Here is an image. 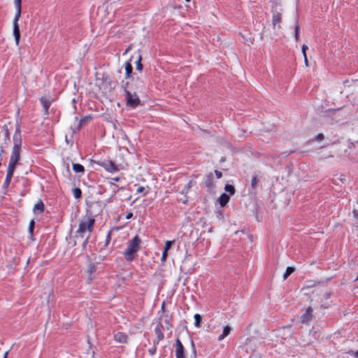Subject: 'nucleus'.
<instances>
[{
	"label": "nucleus",
	"mask_w": 358,
	"mask_h": 358,
	"mask_svg": "<svg viewBox=\"0 0 358 358\" xmlns=\"http://www.w3.org/2000/svg\"><path fill=\"white\" fill-rule=\"evenodd\" d=\"M13 147L10 157L9 164L7 168V173L3 187L7 189L10 185L16 166L19 164L20 159V153L22 150V139L21 135L20 127L17 122L15 124V133L13 136Z\"/></svg>",
	"instance_id": "f257e3e1"
},
{
	"label": "nucleus",
	"mask_w": 358,
	"mask_h": 358,
	"mask_svg": "<svg viewBox=\"0 0 358 358\" xmlns=\"http://www.w3.org/2000/svg\"><path fill=\"white\" fill-rule=\"evenodd\" d=\"M94 223L95 220L91 215H85L80 221L76 233L81 237H85V234H87L84 243L87 242L90 234L93 231Z\"/></svg>",
	"instance_id": "f03ea898"
},
{
	"label": "nucleus",
	"mask_w": 358,
	"mask_h": 358,
	"mask_svg": "<svg viewBox=\"0 0 358 358\" xmlns=\"http://www.w3.org/2000/svg\"><path fill=\"white\" fill-rule=\"evenodd\" d=\"M141 240L138 236H135L131 241L129 242L127 248L124 253L126 260L132 261L135 259L137 252L140 249Z\"/></svg>",
	"instance_id": "7ed1b4c3"
},
{
	"label": "nucleus",
	"mask_w": 358,
	"mask_h": 358,
	"mask_svg": "<svg viewBox=\"0 0 358 358\" xmlns=\"http://www.w3.org/2000/svg\"><path fill=\"white\" fill-rule=\"evenodd\" d=\"M15 7L16 9V13L13 19V35L15 37V44L17 45H19L20 43V27L18 24V21L21 17L22 13V0H15L14 1Z\"/></svg>",
	"instance_id": "20e7f679"
},
{
	"label": "nucleus",
	"mask_w": 358,
	"mask_h": 358,
	"mask_svg": "<svg viewBox=\"0 0 358 358\" xmlns=\"http://www.w3.org/2000/svg\"><path fill=\"white\" fill-rule=\"evenodd\" d=\"M127 85L128 83L124 86V90L126 94L127 104L130 107L136 108L140 104L141 100L135 92L131 93V92L127 89Z\"/></svg>",
	"instance_id": "39448f33"
},
{
	"label": "nucleus",
	"mask_w": 358,
	"mask_h": 358,
	"mask_svg": "<svg viewBox=\"0 0 358 358\" xmlns=\"http://www.w3.org/2000/svg\"><path fill=\"white\" fill-rule=\"evenodd\" d=\"M192 356L191 358H196V352L194 342L192 341ZM176 358H185L184 347L181 341L177 338L176 341Z\"/></svg>",
	"instance_id": "423d86ee"
},
{
	"label": "nucleus",
	"mask_w": 358,
	"mask_h": 358,
	"mask_svg": "<svg viewBox=\"0 0 358 358\" xmlns=\"http://www.w3.org/2000/svg\"><path fill=\"white\" fill-rule=\"evenodd\" d=\"M114 340L116 343L120 344H124L127 343V335L123 332H117L113 336Z\"/></svg>",
	"instance_id": "0eeeda50"
},
{
	"label": "nucleus",
	"mask_w": 358,
	"mask_h": 358,
	"mask_svg": "<svg viewBox=\"0 0 358 358\" xmlns=\"http://www.w3.org/2000/svg\"><path fill=\"white\" fill-rule=\"evenodd\" d=\"M102 166L109 172H116L118 171L117 166L112 161H106L102 163Z\"/></svg>",
	"instance_id": "6e6552de"
},
{
	"label": "nucleus",
	"mask_w": 358,
	"mask_h": 358,
	"mask_svg": "<svg viewBox=\"0 0 358 358\" xmlns=\"http://www.w3.org/2000/svg\"><path fill=\"white\" fill-rule=\"evenodd\" d=\"M41 103L44 108L45 115L48 114V109L52 103V99L49 97L43 96L40 99Z\"/></svg>",
	"instance_id": "1a4fd4ad"
},
{
	"label": "nucleus",
	"mask_w": 358,
	"mask_h": 358,
	"mask_svg": "<svg viewBox=\"0 0 358 358\" xmlns=\"http://www.w3.org/2000/svg\"><path fill=\"white\" fill-rule=\"evenodd\" d=\"M90 119V117L86 116L84 118H83V119H81L80 120L78 121V117H75V120H74L75 122H78V126H77L76 129H73L72 125H71L70 128L72 130V132H71V134L72 135L76 131H79L81 129V127H83V124L87 122Z\"/></svg>",
	"instance_id": "9d476101"
},
{
	"label": "nucleus",
	"mask_w": 358,
	"mask_h": 358,
	"mask_svg": "<svg viewBox=\"0 0 358 358\" xmlns=\"http://www.w3.org/2000/svg\"><path fill=\"white\" fill-rule=\"evenodd\" d=\"M281 13H274L272 17V24L274 28L278 27L280 28L281 23Z\"/></svg>",
	"instance_id": "9b49d317"
},
{
	"label": "nucleus",
	"mask_w": 358,
	"mask_h": 358,
	"mask_svg": "<svg viewBox=\"0 0 358 358\" xmlns=\"http://www.w3.org/2000/svg\"><path fill=\"white\" fill-rule=\"evenodd\" d=\"M11 125V122H8L3 127V131L4 133V140H5V146H6L10 141V128L9 126Z\"/></svg>",
	"instance_id": "f8f14e48"
},
{
	"label": "nucleus",
	"mask_w": 358,
	"mask_h": 358,
	"mask_svg": "<svg viewBox=\"0 0 358 358\" xmlns=\"http://www.w3.org/2000/svg\"><path fill=\"white\" fill-rule=\"evenodd\" d=\"M313 317V309L309 307L307 308L306 313L301 317V320L303 323H307Z\"/></svg>",
	"instance_id": "ddd939ff"
},
{
	"label": "nucleus",
	"mask_w": 358,
	"mask_h": 358,
	"mask_svg": "<svg viewBox=\"0 0 358 358\" xmlns=\"http://www.w3.org/2000/svg\"><path fill=\"white\" fill-rule=\"evenodd\" d=\"M163 329H164V327L161 323H159L155 329V332L157 336V343L164 338Z\"/></svg>",
	"instance_id": "4468645a"
},
{
	"label": "nucleus",
	"mask_w": 358,
	"mask_h": 358,
	"mask_svg": "<svg viewBox=\"0 0 358 358\" xmlns=\"http://www.w3.org/2000/svg\"><path fill=\"white\" fill-rule=\"evenodd\" d=\"M33 211L35 214L39 215L44 211V204L41 200H39L34 206Z\"/></svg>",
	"instance_id": "2eb2a0df"
},
{
	"label": "nucleus",
	"mask_w": 358,
	"mask_h": 358,
	"mask_svg": "<svg viewBox=\"0 0 358 358\" xmlns=\"http://www.w3.org/2000/svg\"><path fill=\"white\" fill-rule=\"evenodd\" d=\"M229 201V196L226 193H223L218 199V201L221 207H224Z\"/></svg>",
	"instance_id": "dca6fc26"
},
{
	"label": "nucleus",
	"mask_w": 358,
	"mask_h": 358,
	"mask_svg": "<svg viewBox=\"0 0 358 358\" xmlns=\"http://www.w3.org/2000/svg\"><path fill=\"white\" fill-rule=\"evenodd\" d=\"M231 327L229 325H227L224 327L222 334L219 336L218 341L223 340L225 337H227L231 332Z\"/></svg>",
	"instance_id": "f3484780"
},
{
	"label": "nucleus",
	"mask_w": 358,
	"mask_h": 358,
	"mask_svg": "<svg viewBox=\"0 0 358 358\" xmlns=\"http://www.w3.org/2000/svg\"><path fill=\"white\" fill-rule=\"evenodd\" d=\"M126 78H129L132 72V66L130 62H127L125 64Z\"/></svg>",
	"instance_id": "a211bd4d"
},
{
	"label": "nucleus",
	"mask_w": 358,
	"mask_h": 358,
	"mask_svg": "<svg viewBox=\"0 0 358 358\" xmlns=\"http://www.w3.org/2000/svg\"><path fill=\"white\" fill-rule=\"evenodd\" d=\"M100 88L106 91H110L111 90L110 82L107 79V78H105V80L103 82L102 86H101Z\"/></svg>",
	"instance_id": "6ab92c4d"
},
{
	"label": "nucleus",
	"mask_w": 358,
	"mask_h": 358,
	"mask_svg": "<svg viewBox=\"0 0 358 358\" xmlns=\"http://www.w3.org/2000/svg\"><path fill=\"white\" fill-rule=\"evenodd\" d=\"M73 169L76 173L84 172V167L80 164H73Z\"/></svg>",
	"instance_id": "aec40b11"
},
{
	"label": "nucleus",
	"mask_w": 358,
	"mask_h": 358,
	"mask_svg": "<svg viewBox=\"0 0 358 358\" xmlns=\"http://www.w3.org/2000/svg\"><path fill=\"white\" fill-rule=\"evenodd\" d=\"M299 24L298 23V20H296V24L294 27V37L296 42L299 40Z\"/></svg>",
	"instance_id": "412c9836"
},
{
	"label": "nucleus",
	"mask_w": 358,
	"mask_h": 358,
	"mask_svg": "<svg viewBox=\"0 0 358 358\" xmlns=\"http://www.w3.org/2000/svg\"><path fill=\"white\" fill-rule=\"evenodd\" d=\"M295 271V268L292 266H288L286 269L285 273L283 275V280L287 279V278L292 274Z\"/></svg>",
	"instance_id": "4be33fe9"
},
{
	"label": "nucleus",
	"mask_w": 358,
	"mask_h": 358,
	"mask_svg": "<svg viewBox=\"0 0 358 358\" xmlns=\"http://www.w3.org/2000/svg\"><path fill=\"white\" fill-rule=\"evenodd\" d=\"M73 194L76 199H78L82 196V192L80 188H73L72 190Z\"/></svg>",
	"instance_id": "5701e85b"
},
{
	"label": "nucleus",
	"mask_w": 358,
	"mask_h": 358,
	"mask_svg": "<svg viewBox=\"0 0 358 358\" xmlns=\"http://www.w3.org/2000/svg\"><path fill=\"white\" fill-rule=\"evenodd\" d=\"M224 190L227 192H229L231 195H233L235 193V188L231 185H226L224 187Z\"/></svg>",
	"instance_id": "b1692460"
},
{
	"label": "nucleus",
	"mask_w": 358,
	"mask_h": 358,
	"mask_svg": "<svg viewBox=\"0 0 358 358\" xmlns=\"http://www.w3.org/2000/svg\"><path fill=\"white\" fill-rule=\"evenodd\" d=\"M194 320H195V322H194L195 327H199L200 322L202 320L201 316L199 314H195L194 315Z\"/></svg>",
	"instance_id": "393cba45"
},
{
	"label": "nucleus",
	"mask_w": 358,
	"mask_h": 358,
	"mask_svg": "<svg viewBox=\"0 0 358 358\" xmlns=\"http://www.w3.org/2000/svg\"><path fill=\"white\" fill-rule=\"evenodd\" d=\"M208 180L206 181V185L210 188L211 187L212 185H213V175L212 173H210L208 176Z\"/></svg>",
	"instance_id": "a878e982"
},
{
	"label": "nucleus",
	"mask_w": 358,
	"mask_h": 358,
	"mask_svg": "<svg viewBox=\"0 0 358 358\" xmlns=\"http://www.w3.org/2000/svg\"><path fill=\"white\" fill-rule=\"evenodd\" d=\"M142 57L139 55L138 58V61L136 62V69L139 71H141L143 69V64H141Z\"/></svg>",
	"instance_id": "bb28decb"
},
{
	"label": "nucleus",
	"mask_w": 358,
	"mask_h": 358,
	"mask_svg": "<svg viewBox=\"0 0 358 358\" xmlns=\"http://www.w3.org/2000/svg\"><path fill=\"white\" fill-rule=\"evenodd\" d=\"M35 222L34 220H31L29 224V232L31 235L33 234L34 229Z\"/></svg>",
	"instance_id": "cd10ccee"
},
{
	"label": "nucleus",
	"mask_w": 358,
	"mask_h": 358,
	"mask_svg": "<svg viewBox=\"0 0 358 358\" xmlns=\"http://www.w3.org/2000/svg\"><path fill=\"white\" fill-rule=\"evenodd\" d=\"M258 182H259V180L257 179V177L256 176H254L252 177V182H251L252 187L255 188Z\"/></svg>",
	"instance_id": "c85d7f7f"
},
{
	"label": "nucleus",
	"mask_w": 358,
	"mask_h": 358,
	"mask_svg": "<svg viewBox=\"0 0 358 358\" xmlns=\"http://www.w3.org/2000/svg\"><path fill=\"white\" fill-rule=\"evenodd\" d=\"M173 243V241H166L164 250L168 251L170 249V248L171 247Z\"/></svg>",
	"instance_id": "c756f323"
},
{
	"label": "nucleus",
	"mask_w": 358,
	"mask_h": 358,
	"mask_svg": "<svg viewBox=\"0 0 358 358\" xmlns=\"http://www.w3.org/2000/svg\"><path fill=\"white\" fill-rule=\"evenodd\" d=\"M167 253H168V251L164 250V251L162 252V262H165L166 261V259L167 258Z\"/></svg>",
	"instance_id": "7c9ffc66"
},
{
	"label": "nucleus",
	"mask_w": 358,
	"mask_h": 358,
	"mask_svg": "<svg viewBox=\"0 0 358 358\" xmlns=\"http://www.w3.org/2000/svg\"><path fill=\"white\" fill-rule=\"evenodd\" d=\"M324 139V135L323 134H318L316 136H315V140L316 141H322Z\"/></svg>",
	"instance_id": "2f4dec72"
},
{
	"label": "nucleus",
	"mask_w": 358,
	"mask_h": 358,
	"mask_svg": "<svg viewBox=\"0 0 358 358\" xmlns=\"http://www.w3.org/2000/svg\"><path fill=\"white\" fill-rule=\"evenodd\" d=\"M215 175H216V176H217V178H222V172H221V171H218V170H215Z\"/></svg>",
	"instance_id": "473e14b6"
},
{
	"label": "nucleus",
	"mask_w": 358,
	"mask_h": 358,
	"mask_svg": "<svg viewBox=\"0 0 358 358\" xmlns=\"http://www.w3.org/2000/svg\"><path fill=\"white\" fill-rule=\"evenodd\" d=\"M144 189H145V187H143V186H139V187L137 188L136 192H137L138 193H141V192H143L144 191Z\"/></svg>",
	"instance_id": "72a5a7b5"
},
{
	"label": "nucleus",
	"mask_w": 358,
	"mask_h": 358,
	"mask_svg": "<svg viewBox=\"0 0 358 358\" xmlns=\"http://www.w3.org/2000/svg\"><path fill=\"white\" fill-rule=\"evenodd\" d=\"M156 352V348L154 347L152 349H150L149 352L151 355H153Z\"/></svg>",
	"instance_id": "f704fd0d"
},
{
	"label": "nucleus",
	"mask_w": 358,
	"mask_h": 358,
	"mask_svg": "<svg viewBox=\"0 0 358 358\" xmlns=\"http://www.w3.org/2000/svg\"><path fill=\"white\" fill-rule=\"evenodd\" d=\"M191 183L192 182L189 181L188 184L185 186V190L187 191L191 187ZM185 189L182 191L184 192Z\"/></svg>",
	"instance_id": "c9c22d12"
},
{
	"label": "nucleus",
	"mask_w": 358,
	"mask_h": 358,
	"mask_svg": "<svg viewBox=\"0 0 358 358\" xmlns=\"http://www.w3.org/2000/svg\"><path fill=\"white\" fill-rule=\"evenodd\" d=\"M308 46L306 45H302V52H304V51H306L308 50Z\"/></svg>",
	"instance_id": "e433bc0d"
},
{
	"label": "nucleus",
	"mask_w": 358,
	"mask_h": 358,
	"mask_svg": "<svg viewBox=\"0 0 358 358\" xmlns=\"http://www.w3.org/2000/svg\"><path fill=\"white\" fill-rule=\"evenodd\" d=\"M132 216H133V213H129L127 215L126 218H127V219H130V218H131V217H132Z\"/></svg>",
	"instance_id": "4c0bfd02"
},
{
	"label": "nucleus",
	"mask_w": 358,
	"mask_h": 358,
	"mask_svg": "<svg viewBox=\"0 0 358 358\" xmlns=\"http://www.w3.org/2000/svg\"><path fill=\"white\" fill-rule=\"evenodd\" d=\"M304 62H305V65L306 66H308V60L307 57L304 58Z\"/></svg>",
	"instance_id": "58836bf2"
},
{
	"label": "nucleus",
	"mask_w": 358,
	"mask_h": 358,
	"mask_svg": "<svg viewBox=\"0 0 358 358\" xmlns=\"http://www.w3.org/2000/svg\"><path fill=\"white\" fill-rule=\"evenodd\" d=\"M353 355L356 357V358H358V350L355 352Z\"/></svg>",
	"instance_id": "ea45409f"
},
{
	"label": "nucleus",
	"mask_w": 358,
	"mask_h": 358,
	"mask_svg": "<svg viewBox=\"0 0 358 358\" xmlns=\"http://www.w3.org/2000/svg\"><path fill=\"white\" fill-rule=\"evenodd\" d=\"M139 84H140L139 87H140V88H142V87H143V81L139 80Z\"/></svg>",
	"instance_id": "a19ab883"
},
{
	"label": "nucleus",
	"mask_w": 358,
	"mask_h": 358,
	"mask_svg": "<svg viewBox=\"0 0 358 358\" xmlns=\"http://www.w3.org/2000/svg\"><path fill=\"white\" fill-rule=\"evenodd\" d=\"M3 152H4L3 148V146H1L0 155H1Z\"/></svg>",
	"instance_id": "79ce46f5"
},
{
	"label": "nucleus",
	"mask_w": 358,
	"mask_h": 358,
	"mask_svg": "<svg viewBox=\"0 0 358 358\" xmlns=\"http://www.w3.org/2000/svg\"><path fill=\"white\" fill-rule=\"evenodd\" d=\"M304 58L307 57L306 51L302 52Z\"/></svg>",
	"instance_id": "37998d69"
},
{
	"label": "nucleus",
	"mask_w": 358,
	"mask_h": 358,
	"mask_svg": "<svg viewBox=\"0 0 358 358\" xmlns=\"http://www.w3.org/2000/svg\"><path fill=\"white\" fill-rule=\"evenodd\" d=\"M112 180H114V181H118L119 180V178H113Z\"/></svg>",
	"instance_id": "c03bdc74"
},
{
	"label": "nucleus",
	"mask_w": 358,
	"mask_h": 358,
	"mask_svg": "<svg viewBox=\"0 0 358 358\" xmlns=\"http://www.w3.org/2000/svg\"><path fill=\"white\" fill-rule=\"evenodd\" d=\"M8 354V352H6L4 354L3 358H7Z\"/></svg>",
	"instance_id": "a18cd8bd"
},
{
	"label": "nucleus",
	"mask_w": 358,
	"mask_h": 358,
	"mask_svg": "<svg viewBox=\"0 0 358 358\" xmlns=\"http://www.w3.org/2000/svg\"><path fill=\"white\" fill-rule=\"evenodd\" d=\"M66 143H67L68 144L69 143V139H68L67 136H66Z\"/></svg>",
	"instance_id": "49530a36"
},
{
	"label": "nucleus",
	"mask_w": 358,
	"mask_h": 358,
	"mask_svg": "<svg viewBox=\"0 0 358 358\" xmlns=\"http://www.w3.org/2000/svg\"><path fill=\"white\" fill-rule=\"evenodd\" d=\"M130 50V46L125 50V54Z\"/></svg>",
	"instance_id": "de8ad7c7"
},
{
	"label": "nucleus",
	"mask_w": 358,
	"mask_h": 358,
	"mask_svg": "<svg viewBox=\"0 0 358 358\" xmlns=\"http://www.w3.org/2000/svg\"><path fill=\"white\" fill-rule=\"evenodd\" d=\"M94 271V268H90V273H92Z\"/></svg>",
	"instance_id": "09e8293b"
},
{
	"label": "nucleus",
	"mask_w": 358,
	"mask_h": 358,
	"mask_svg": "<svg viewBox=\"0 0 358 358\" xmlns=\"http://www.w3.org/2000/svg\"><path fill=\"white\" fill-rule=\"evenodd\" d=\"M329 296H330V294H327V298H329Z\"/></svg>",
	"instance_id": "8fccbe9b"
},
{
	"label": "nucleus",
	"mask_w": 358,
	"mask_h": 358,
	"mask_svg": "<svg viewBox=\"0 0 358 358\" xmlns=\"http://www.w3.org/2000/svg\"><path fill=\"white\" fill-rule=\"evenodd\" d=\"M186 1L189 2L190 0H185Z\"/></svg>",
	"instance_id": "3c124183"
},
{
	"label": "nucleus",
	"mask_w": 358,
	"mask_h": 358,
	"mask_svg": "<svg viewBox=\"0 0 358 358\" xmlns=\"http://www.w3.org/2000/svg\"><path fill=\"white\" fill-rule=\"evenodd\" d=\"M357 279H358V276H357Z\"/></svg>",
	"instance_id": "603ef678"
}]
</instances>
